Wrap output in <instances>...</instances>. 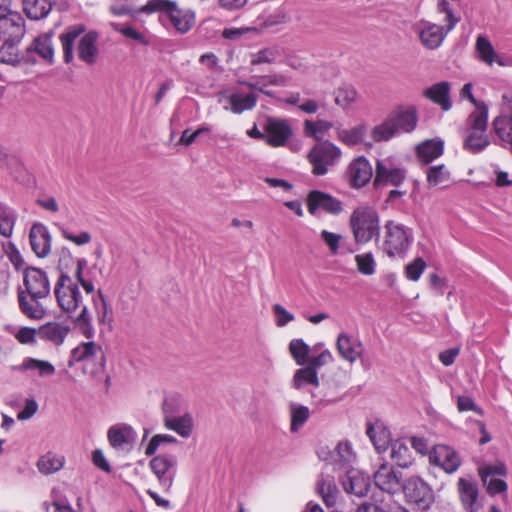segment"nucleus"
Returning <instances> with one entry per match:
<instances>
[{
	"instance_id": "obj_1",
	"label": "nucleus",
	"mask_w": 512,
	"mask_h": 512,
	"mask_svg": "<svg viewBox=\"0 0 512 512\" xmlns=\"http://www.w3.org/2000/svg\"><path fill=\"white\" fill-rule=\"evenodd\" d=\"M53 293L59 308L63 312L72 315L78 309H81L80 313L74 317V323L86 338H92L94 328L91 323V316L87 306L83 304V297L78 284L68 272L60 270V274L54 284Z\"/></svg>"
},
{
	"instance_id": "obj_2",
	"label": "nucleus",
	"mask_w": 512,
	"mask_h": 512,
	"mask_svg": "<svg viewBox=\"0 0 512 512\" xmlns=\"http://www.w3.org/2000/svg\"><path fill=\"white\" fill-rule=\"evenodd\" d=\"M50 282L45 271L28 267L23 273V287L18 292L21 312L30 319H42L46 315L43 300L50 294Z\"/></svg>"
},
{
	"instance_id": "obj_3",
	"label": "nucleus",
	"mask_w": 512,
	"mask_h": 512,
	"mask_svg": "<svg viewBox=\"0 0 512 512\" xmlns=\"http://www.w3.org/2000/svg\"><path fill=\"white\" fill-rule=\"evenodd\" d=\"M417 112L414 107H397L371 131L375 142L388 141L401 133L412 132L417 125Z\"/></svg>"
},
{
	"instance_id": "obj_4",
	"label": "nucleus",
	"mask_w": 512,
	"mask_h": 512,
	"mask_svg": "<svg viewBox=\"0 0 512 512\" xmlns=\"http://www.w3.org/2000/svg\"><path fill=\"white\" fill-rule=\"evenodd\" d=\"M141 13H160L161 17L166 16L173 27L180 34L189 32L195 24V13L191 10L179 9L174 1L170 0H149L139 10Z\"/></svg>"
},
{
	"instance_id": "obj_5",
	"label": "nucleus",
	"mask_w": 512,
	"mask_h": 512,
	"mask_svg": "<svg viewBox=\"0 0 512 512\" xmlns=\"http://www.w3.org/2000/svg\"><path fill=\"white\" fill-rule=\"evenodd\" d=\"M379 215L368 205L358 206L350 215L349 224L356 243L366 244L380 234Z\"/></svg>"
},
{
	"instance_id": "obj_6",
	"label": "nucleus",
	"mask_w": 512,
	"mask_h": 512,
	"mask_svg": "<svg viewBox=\"0 0 512 512\" xmlns=\"http://www.w3.org/2000/svg\"><path fill=\"white\" fill-rule=\"evenodd\" d=\"M488 107L479 105L468 117L467 135L463 141L464 150L477 154L482 152L489 144L487 134Z\"/></svg>"
},
{
	"instance_id": "obj_7",
	"label": "nucleus",
	"mask_w": 512,
	"mask_h": 512,
	"mask_svg": "<svg viewBox=\"0 0 512 512\" xmlns=\"http://www.w3.org/2000/svg\"><path fill=\"white\" fill-rule=\"evenodd\" d=\"M383 250L389 257H404L412 241V230L403 224L389 220L385 223Z\"/></svg>"
},
{
	"instance_id": "obj_8",
	"label": "nucleus",
	"mask_w": 512,
	"mask_h": 512,
	"mask_svg": "<svg viewBox=\"0 0 512 512\" xmlns=\"http://www.w3.org/2000/svg\"><path fill=\"white\" fill-rule=\"evenodd\" d=\"M341 155L339 147L325 141L314 145L307 158L312 166V173L315 176H323L340 161Z\"/></svg>"
},
{
	"instance_id": "obj_9",
	"label": "nucleus",
	"mask_w": 512,
	"mask_h": 512,
	"mask_svg": "<svg viewBox=\"0 0 512 512\" xmlns=\"http://www.w3.org/2000/svg\"><path fill=\"white\" fill-rule=\"evenodd\" d=\"M72 362H83L85 370L91 366L89 373L96 375L104 370L106 357L100 345L89 341L79 344L71 351L70 364Z\"/></svg>"
},
{
	"instance_id": "obj_10",
	"label": "nucleus",
	"mask_w": 512,
	"mask_h": 512,
	"mask_svg": "<svg viewBox=\"0 0 512 512\" xmlns=\"http://www.w3.org/2000/svg\"><path fill=\"white\" fill-rule=\"evenodd\" d=\"M403 492L406 501L421 512L429 510L435 501L432 488L419 477L408 479L403 486Z\"/></svg>"
},
{
	"instance_id": "obj_11",
	"label": "nucleus",
	"mask_w": 512,
	"mask_h": 512,
	"mask_svg": "<svg viewBox=\"0 0 512 512\" xmlns=\"http://www.w3.org/2000/svg\"><path fill=\"white\" fill-rule=\"evenodd\" d=\"M149 466L163 490L166 493L169 492L177 473L176 457L170 454H161L152 458Z\"/></svg>"
},
{
	"instance_id": "obj_12",
	"label": "nucleus",
	"mask_w": 512,
	"mask_h": 512,
	"mask_svg": "<svg viewBox=\"0 0 512 512\" xmlns=\"http://www.w3.org/2000/svg\"><path fill=\"white\" fill-rule=\"evenodd\" d=\"M456 486L463 510L466 512H478L483 507L478 483L472 476L460 477Z\"/></svg>"
},
{
	"instance_id": "obj_13",
	"label": "nucleus",
	"mask_w": 512,
	"mask_h": 512,
	"mask_svg": "<svg viewBox=\"0 0 512 512\" xmlns=\"http://www.w3.org/2000/svg\"><path fill=\"white\" fill-rule=\"evenodd\" d=\"M266 144L271 147H284L293 135V129L288 120L268 117L264 124Z\"/></svg>"
},
{
	"instance_id": "obj_14",
	"label": "nucleus",
	"mask_w": 512,
	"mask_h": 512,
	"mask_svg": "<svg viewBox=\"0 0 512 512\" xmlns=\"http://www.w3.org/2000/svg\"><path fill=\"white\" fill-rule=\"evenodd\" d=\"M306 205L311 215H316L319 211L331 215H338L343 210L342 203L339 199L320 190H312L308 193Z\"/></svg>"
},
{
	"instance_id": "obj_15",
	"label": "nucleus",
	"mask_w": 512,
	"mask_h": 512,
	"mask_svg": "<svg viewBox=\"0 0 512 512\" xmlns=\"http://www.w3.org/2000/svg\"><path fill=\"white\" fill-rule=\"evenodd\" d=\"M414 30L421 44L430 50L438 48L448 34L444 27L424 19L415 23Z\"/></svg>"
},
{
	"instance_id": "obj_16",
	"label": "nucleus",
	"mask_w": 512,
	"mask_h": 512,
	"mask_svg": "<svg viewBox=\"0 0 512 512\" xmlns=\"http://www.w3.org/2000/svg\"><path fill=\"white\" fill-rule=\"evenodd\" d=\"M430 463L448 474L455 473L462 464L459 454L450 446L436 445L429 455Z\"/></svg>"
},
{
	"instance_id": "obj_17",
	"label": "nucleus",
	"mask_w": 512,
	"mask_h": 512,
	"mask_svg": "<svg viewBox=\"0 0 512 512\" xmlns=\"http://www.w3.org/2000/svg\"><path fill=\"white\" fill-rule=\"evenodd\" d=\"M406 178V171L403 168L395 167L388 160H378L376 163L374 185L399 186Z\"/></svg>"
},
{
	"instance_id": "obj_18",
	"label": "nucleus",
	"mask_w": 512,
	"mask_h": 512,
	"mask_svg": "<svg viewBox=\"0 0 512 512\" xmlns=\"http://www.w3.org/2000/svg\"><path fill=\"white\" fill-rule=\"evenodd\" d=\"M110 445L118 451H126L133 447L137 440V432L126 423L111 426L107 433Z\"/></svg>"
},
{
	"instance_id": "obj_19",
	"label": "nucleus",
	"mask_w": 512,
	"mask_h": 512,
	"mask_svg": "<svg viewBox=\"0 0 512 512\" xmlns=\"http://www.w3.org/2000/svg\"><path fill=\"white\" fill-rule=\"evenodd\" d=\"M341 483L345 492L357 497L366 496L370 488L369 476L354 468L345 470L344 476L341 477Z\"/></svg>"
},
{
	"instance_id": "obj_20",
	"label": "nucleus",
	"mask_w": 512,
	"mask_h": 512,
	"mask_svg": "<svg viewBox=\"0 0 512 512\" xmlns=\"http://www.w3.org/2000/svg\"><path fill=\"white\" fill-rule=\"evenodd\" d=\"M220 101H224L223 108L234 114H241L244 111L252 110L258 101V97L254 93L242 94L239 91L221 94Z\"/></svg>"
},
{
	"instance_id": "obj_21",
	"label": "nucleus",
	"mask_w": 512,
	"mask_h": 512,
	"mask_svg": "<svg viewBox=\"0 0 512 512\" xmlns=\"http://www.w3.org/2000/svg\"><path fill=\"white\" fill-rule=\"evenodd\" d=\"M29 241L32 251L39 258L49 255L52 246V239L48 228L42 223H35L30 228Z\"/></svg>"
},
{
	"instance_id": "obj_22",
	"label": "nucleus",
	"mask_w": 512,
	"mask_h": 512,
	"mask_svg": "<svg viewBox=\"0 0 512 512\" xmlns=\"http://www.w3.org/2000/svg\"><path fill=\"white\" fill-rule=\"evenodd\" d=\"M336 347L340 356L349 363H354L364 352V346L360 339L346 332H341L338 335Z\"/></svg>"
},
{
	"instance_id": "obj_23",
	"label": "nucleus",
	"mask_w": 512,
	"mask_h": 512,
	"mask_svg": "<svg viewBox=\"0 0 512 512\" xmlns=\"http://www.w3.org/2000/svg\"><path fill=\"white\" fill-rule=\"evenodd\" d=\"M401 477L400 472L394 471L388 464H382L374 473V482L380 490L394 494L401 488Z\"/></svg>"
},
{
	"instance_id": "obj_24",
	"label": "nucleus",
	"mask_w": 512,
	"mask_h": 512,
	"mask_svg": "<svg viewBox=\"0 0 512 512\" xmlns=\"http://www.w3.org/2000/svg\"><path fill=\"white\" fill-rule=\"evenodd\" d=\"M24 35V20L22 16L12 10L0 18V37L20 41Z\"/></svg>"
},
{
	"instance_id": "obj_25",
	"label": "nucleus",
	"mask_w": 512,
	"mask_h": 512,
	"mask_svg": "<svg viewBox=\"0 0 512 512\" xmlns=\"http://www.w3.org/2000/svg\"><path fill=\"white\" fill-rule=\"evenodd\" d=\"M69 332L70 327L66 323L51 321L39 327L38 337L41 340L48 341L59 346L64 342Z\"/></svg>"
},
{
	"instance_id": "obj_26",
	"label": "nucleus",
	"mask_w": 512,
	"mask_h": 512,
	"mask_svg": "<svg viewBox=\"0 0 512 512\" xmlns=\"http://www.w3.org/2000/svg\"><path fill=\"white\" fill-rule=\"evenodd\" d=\"M351 183L354 187H363L372 177V167L365 157H358L351 162L348 169Z\"/></svg>"
},
{
	"instance_id": "obj_27",
	"label": "nucleus",
	"mask_w": 512,
	"mask_h": 512,
	"mask_svg": "<svg viewBox=\"0 0 512 512\" xmlns=\"http://www.w3.org/2000/svg\"><path fill=\"white\" fill-rule=\"evenodd\" d=\"M366 434L379 453L385 451L392 443L389 429L379 420L367 424Z\"/></svg>"
},
{
	"instance_id": "obj_28",
	"label": "nucleus",
	"mask_w": 512,
	"mask_h": 512,
	"mask_svg": "<svg viewBox=\"0 0 512 512\" xmlns=\"http://www.w3.org/2000/svg\"><path fill=\"white\" fill-rule=\"evenodd\" d=\"M425 97L441 106L444 111H448L451 106L450 84L446 81L436 83L424 91Z\"/></svg>"
},
{
	"instance_id": "obj_29",
	"label": "nucleus",
	"mask_w": 512,
	"mask_h": 512,
	"mask_svg": "<svg viewBox=\"0 0 512 512\" xmlns=\"http://www.w3.org/2000/svg\"><path fill=\"white\" fill-rule=\"evenodd\" d=\"M164 426L176 432L183 438L191 436L194 428L193 417L189 412H184L182 415L173 418L163 419Z\"/></svg>"
},
{
	"instance_id": "obj_30",
	"label": "nucleus",
	"mask_w": 512,
	"mask_h": 512,
	"mask_svg": "<svg viewBox=\"0 0 512 512\" xmlns=\"http://www.w3.org/2000/svg\"><path fill=\"white\" fill-rule=\"evenodd\" d=\"M13 369L19 372L36 371L39 377H49L55 374V367L51 362L32 357L24 358L22 363Z\"/></svg>"
},
{
	"instance_id": "obj_31",
	"label": "nucleus",
	"mask_w": 512,
	"mask_h": 512,
	"mask_svg": "<svg viewBox=\"0 0 512 512\" xmlns=\"http://www.w3.org/2000/svg\"><path fill=\"white\" fill-rule=\"evenodd\" d=\"M417 157L423 164H429L443 154L444 143L442 140L431 139L417 146Z\"/></svg>"
},
{
	"instance_id": "obj_32",
	"label": "nucleus",
	"mask_w": 512,
	"mask_h": 512,
	"mask_svg": "<svg viewBox=\"0 0 512 512\" xmlns=\"http://www.w3.org/2000/svg\"><path fill=\"white\" fill-rule=\"evenodd\" d=\"M96 41L97 33L95 32H88L80 39L78 45V56L82 61L88 64L95 62L98 55Z\"/></svg>"
},
{
	"instance_id": "obj_33",
	"label": "nucleus",
	"mask_w": 512,
	"mask_h": 512,
	"mask_svg": "<svg viewBox=\"0 0 512 512\" xmlns=\"http://www.w3.org/2000/svg\"><path fill=\"white\" fill-rule=\"evenodd\" d=\"M509 112L497 116L493 120V128L497 136L504 142L512 144V102L508 106Z\"/></svg>"
},
{
	"instance_id": "obj_34",
	"label": "nucleus",
	"mask_w": 512,
	"mask_h": 512,
	"mask_svg": "<svg viewBox=\"0 0 512 512\" xmlns=\"http://www.w3.org/2000/svg\"><path fill=\"white\" fill-rule=\"evenodd\" d=\"M84 32V28L81 25H74L68 27L65 32L61 33L59 39L62 44L64 60L69 63L73 59V45L76 38H78Z\"/></svg>"
},
{
	"instance_id": "obj_35",
	"label": "nucleus",
	"mask_w": 512,
	"mask_h": 512,
	"mask_svg": "<svg viewBox=\"0 0 512 512\" xmlns=\"http://www.w3.org/2000/svg\"><path fill=\"white\" fill-rule=\"evenodd\" d=\"M391 458L401 468H407L412 464V452L405 440L397 439L391 443Z\"/></svg>"
},
{
	"instance_id": "obj_36",
	"label": "nucleus",
	"mask_w": 512,
	"mask_h": 512,
	"mask_svg": "<svg viewBox=\"0 0 512 512\" xmlns=\"http://www.w3.org/2000/svg\"><path fill=\"white\" fill-rule=\"evenodd\" d=\"M22 4L25 14L32 20L45 18L52 9L50 0H22Z\"/></svg>"
},
{
	"instance_id": "obj_37",
	"label": "nucleus",
	"mask_w": 512,
	"mask_h": 512,
	"mask_svg": "<svg viewBox=\"0 0 512 512\" xmlns=\"http://www.w3.org/2000/svg\"><path fill=\"white\" fill-rule=\"evenodd\" d=\"M17 221V212L5 202L0 201V235L10 238Z\"/></svg>"
},
{
	"instance_id": "obj_38",
	"label": "nucleus",
	"mask_w": 512,
	"mask_h": 512,
	"mask_svg": "<svg viewBox=\"0 0 512 512\" xmlns=\"http://www.w3.org/2000/svg\"><path fill=\"white\" fill-rule=\"evenodd\" d=\"M317 489L327 507H333L336 504L339 491L334 477H322L318 480Z\"/></svg>"
},
{
	"instance_id": "obj_39",
	"label": "nucleus",
	"mask_w": 512,
	"mask_h": 512,
	"mask_svg": "<svg viewBox=\"0 0 512 512\" xmlns=\"http://www.w3.org/2000/svg\"><path fill=\"white\" fill-rule=\"evenodd\" d=\"M186 402L183 397L177 393L165 397L162 404L163 419L173 418L187 412Z\"/></svg>"
},
{
	"instance_id": "obj_40",
	"label": "nucleus",
	"mask_w": 512,
	"mask_h": 512,
	"mask_svg": "<svg viewBox=\"0 0 512 512\" xmlns=\"http://www.w3.org/2000/svg\"><path fill=\"white\" fill-rule=\"evenodd\" d=\"M366 134V127L363 124L350 129L336 128V136L339 141L347 146L361 144Z\"/></svg>"
},
{
	"instance_id": "obj_41",
	"label": "nucleus",
	"mask_w": 512,
	"mask_h": 512,
	"mask_svg": "<svg viewBox=\"0 0 512 512\" xmlns=\"http://www.w3.org/2000/svg\"><path fill=\"white\" fill-rule=\"evenodd\" d=\"M64 465V457L48 452L41 456L37 462L38 470L43 474H52L59 471Z\"/></svg>"
},
{
	"instance_id": "obj_42",
	"label": "nucleus",
	"mask_w": 512,
	"mask_h": 512,
	"mask_svg": "<svg viewBox=\"0 0 512 512\" xmlns=\"http://www.w3.org/2000/svg\"><path fill=\"white\" fill-rule=\"evenodd\" d=\"M307 384L315 387L319 386L318 372L313 371L308 366L296 370L292 379V387L300 390Z\"/></svg>"
},
{
	"instance_id": "obj_43",
	"label": "nucleus",
	"mask_w": 512,
	"mask_h": 512,
	"mask_svg": "<svg viewBox=\"0 0 512 512\" xmlns=\"http://www.w3.org/2000/svg\"><path fill=\"white\" fill-rule=\"evenodd\" d=\"M310 417V410L304 405L297 403L290 404V430L291 432H298L300 428L307 422Z\"/></svg>"
},
{
	"instance_id": "obj_44",
	"label": "nucleus",
	"mask_w": 512,
	"mask_h": 512,
	"mask_svg": "<svg viewBox=\"0 0 512 512\" xmlns=\"http://www.w3.org/2000/svg\"><path fill=\"white\" fill-rule=\"evenodd\" d=\"M475 47L478 57L482 62L489 66H492L493 63H495V56L497 53L487 37L479 35L476 39Z\"/></svg>"
},
{
	"instance_id": "obj_45",
	"label": "nucleus",
	"mask_w": 512,
	"mask_h": 512,
	"mask_svg": "<svg viewBox=\"0 0 512 512\" xmlns=\"http://www.w3.org/2000/svg\"><path fill=\"white\" fill-rule=\"evenodd\" d=\"M19 41L5 39L0 47V63L16 66L20 63L17 44Z\"/></svg>"
},
{
	"instance_id": "obj_46",
	"label": "nucleus",
	"mask_w": 512,
	"mask_h": 512,
	"mask_svg": "<svg viewBox=\"0 0 512 512\" xmlns=\"http://www.w3.org/2000/svg\"><path fill=\"white\" fill-rule=\"evenodd\" d=\"M335 455L337 456L339 466L343 467L344 470L351 468L350 465L356 458L352 444L349 441H340L335 448Z\"/></svg>"
},
{
	"instance_id": "obj_47",
	"label": "nucleus",
	"mask_w": 512,
	"mask_h": 512,
	"mask_svg": "<svg viewBox=\"0 0 512 512\" xmlns=\"http://www.w3.org/2000/svg\"><path fill=\"white\" fill-rule=\"evenodd\" d=\"M358 93L349 84H343L335 91V103L343 109L349 108L356 100Z\"/></svg>"
},
{
	"instance_id": "obj_48",
	"label": "nucleus",
	"mask_w": 512,
	"mask_h": 512,
	"mask_svg": "<svg viewBox=\"0 0 512 512\" xmlns=\"http://www.w3.org/2000/svg\"><path fill=\"white\" fill-rule=\"evenodd\" d=\"M426 176L429 186L433 187L447 183L450 180V172L443 164L427 168Z\"/></svg>"
},
{
	"instance_id": "obj_49",
	"label": "nucleus",
	"mask_w": 512,
	"mask_h": 512,
	"mask_svg": "<svg viewBox=\"0 0 512 512\" xmlns=\"http://www.w3.org/2000/svg\"><path fill=\"white\" fill-rule=\"evenodd\" d=\"M333 127V123L327 120L318 119L316 121L305 120L304 122V131L305 134L309 137H313L315 139H321L323 134L326 133Z\"/></svg>"
},
{
	"instance_id": "obj_50",
	"label": "nucleus",
	"mask_w": 512,
	"mask_h": 512,
	"mask_svg": "<svg viewBox=\"0 0 512 512\" xmlns=\"http://www.w3.org/2000/svg\"><path fill=\"white\" fill-rule=\"evenodd\" d=\"M289 350L295 362L303 366L309 360V346L302 339H294L289 344Z\"/></svg>"
},
{
	"instance_id": "obj_51",
	"label": "nucleus",
	"mask_w": 512,
	"mask_h": 512,
	"mask_svg": "<svg viewBox=\"0 0 512 512\" xmlns=\"http://www.w3.org/2000/svg\"><path fill=\"white\" fill-rule=\"evenodd\" d=\"M358 271L363 275H372L376 271V263L371 252L355 256Z\"/></svg>"
},
{
	"instance_id": "obj_52",
	"label": "nucleus",
	"mask_w": 512,
	"mask_h": 512,
	"mask_svg": "<svg viewBox=\"0 0 512 512\" xmlns=\"http://www.w3.org/2000/svg\"><path fill=\"white\" fill-rule=\"evenodd\" d=\"M178 440L169 434H156L149 441L148 445L145 448V455L152 456L156 453L158 448L163 444H172L177 443Z\"/></svg>"
},
{
	"instance_id": "obj_53",
	"label": "nucleus",
	"mask_w": 512,
	"mask_h": 512,
	"mask_svg": "<svg viewBox=\"0 0 512 512\" xmlns=\"http://www.w3.org/2000/svg\"><path fill=\"white\" fill-rule=\"evenodd\" d=\"M32 49L45 60L51 61L53 58L51 40L47 36L36 38L32 44Z\"/></svg>"
},
{
	"instance_id": "obj_54",
	"label": "nucleus",
	"mask_w": 512,
	"mask_h": 512,
	"mask_svg": "<svg viewBox=\"0 0 512 512\" xmlns=\"http://www.w3.org/2000/svg\"><path fill=\"white\" fill-rule=\"evenodd\" d=\"M87 263L88 262L85 258L77 259L74 276L77 280L76 283L80 284L87 294H90V293L94 292V284L91 281L86 280L83 276V271H84L85 267L87 266Z\"/></svg>"
},
{
	"instance_id": "obj_55",
	"label": "nucleus",
	"mask_w": 512,
	"mask_h": 512,
	"mask_svg": "<svg viewBox=\"0 0 512 512\" xmlns=\"http://www.w3.org/2000/svg\"><path fill=\"white\" fill-rule=\"evenodd\" d=\"M507 473L506 467L503 463H498L496 465H485L478 468V474L483 482V484L487 483V479L499 475L505 476Z\"/></svg>"
},
{
	"instance_id": "obj_56",
	"label": "nucleus",
	"mask_w": 512,
	"mask_h": 512,
	"mask_svg": "<svg viewBox=\"0 0 512 512\" xmlns=\"http://www.w3.org/2000/svg\"><path fill=\"white\" fill-rule=\"evenodd\" d=\"M426 263L422 258H416L405 268V275L411 281H418L424 272Z\"/></svg>"
},
{
	"instance_id": "obj_57",
	"label": "nucleus",
	"mask_w": 512,
	"mask_h": 512,
	"mask_svg": "<svg viewBox=\"0 0 512 512\" xmlns=\"http://www.w3.org/2000/svg\"><path fill=\"white\" fill-rule=\"evenodd\" d=\"M333 361V355L328 349H324L319 355L310 357L306 363L309 368L317 372L319 368Z\"/></svg>"
},
{
	"instance_id": "obj_58",
	"label": "nucleus",
	"mask_w": 512,
	"mask_h": 512,
	"mask_svg": "<svg viewBox=\"0 0 512 512\" xmlns=\"http://www.w3.org/2000/svg\"><path fill=\"white\" fill-rule=\"evenodd\" d=\"M322 241L328 246L332 255H336L340 248L342 236L328 230H322L320 233Z\"/></svg>"
},
{
	"instance_id": "obj_59",
	"label": "nucleus",
	"mask_w": 512,
	"mask_h": 512,
	"mask_svg": "<svg viewBox=\"0 0 512 512\" xmlns=\"http://www.w3.org/2000/svg\"><path fill=\"white\" fill-rule=\"evenodd\" d=\"M456 400L457 410L459 412L473 411L480 416L484 414L483 409L479 407L471 397L459 395L456 397Z\"/></svg>"
},
{
	"instance_id": "obj_60",
	"label": "nucleus",
	"mask_w": 512,
	"mask_h": 512,
	"mask_svg": "<svg viewBox=\"0 0 512 512\" xmlns=\"http://www.w3.org/2000/svg\"><path fill=\"white\" fill-rule=\"evenodd\" d=\"M59 228L62 233V236L66 240L73 242L77 246H82V245L88 244L92 239L91 234L87 231H83V232L75 235L63 226H60Z\"/></svg>"
},
{
	"instance_id": "obj_61",
	"label": "nucleus",
	"mask_w": 512,
	"mask_h": 512,
	"mask_svg": "<svg viewBox=\"0 0 512 512\" xmlns=\"http://www.w3.org/2000/svg\"><path fill=\"white\" fill-rule=\"evenodd\" d=\"M278 53L276 50L272 48H265L257 53H255L252 57L251 64L259 65L263 63H273L276 61Z\"/></svg>"
},
{
	"instance_id": "obj_62",
	"label": "nucleus",
	"mask_w": 512,
	"mask_h": 512,
	"mask_svg": "<svg viewBox=\"0 0 512 512\" xmlns=\"http://www.w3.org/2000/svg\"><path fill=\"white\" fill-rule=\"evenodd\" d=\"M38 330L31 327H22L15 334V338L21 344H35Z\"/></svg>"
},
{
	"instance_id": "obj_63",
	"label": "nucleus",
	"mask_w": 512,
	"mask_h": 512,
	"mask_svg": "<svg viewBox=\"0 0 512 512\" xmlns=\"http://www.w3.org/2000/svg\"><path fill=\"white\" fill-rule=\"evenodd\" d=\"M273 311L276 316V325L279 327L285 326L287 323L294 320L293 314L287 311L280 304L273 305Z\"/></svg>"
},
{
	"instance_id": "obj_64",
	"label": "nucleus",
	"mask_w": 512,
	"mask_h": 512,
	"mask_svg": "<svg viewBox=\"0 0 512 512\" xmlns=\"http://www.w3.org/2000/svg\"><path fill=\"white\" fill-rule=\"evenodd\" d=\"M485 485L487 486V492L492 496L506 492L507 490V484L502 479L488 478Z\"/></svg>"
}]
</instances>
